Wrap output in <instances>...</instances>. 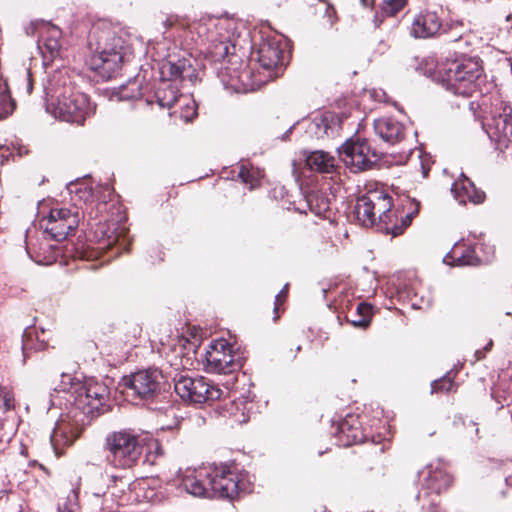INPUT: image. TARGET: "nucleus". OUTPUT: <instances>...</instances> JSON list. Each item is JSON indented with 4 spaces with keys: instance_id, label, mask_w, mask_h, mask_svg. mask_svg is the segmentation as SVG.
<instances>
[{
    "instance_id": "b1692460",
    "label": "nucleus",
    "mask_w": 512,
    "mask_h": 512,
    "mask_svg": "<svg viewBox=\"0 0 512 512\" xmlns=\"http://www.w3.org/2000/svg\"><path fill=\"white\" fill-rule=\"evenodd\" d=\"M306 166L319 173H331L336 167V159L330 153L323 150L310 152L306 156Z\"/></svg>"
},
{
    "instance_id": "4be33fe9",
    "label": "nucleus",
    "mask_w": 512,
    "mask_h": 512,
    "mask_svg": "<svg viewBox=\"0 0 512 512\" xmlns=\"http://www.w3.org/2000/svg\"><path fill=\"white\" fill-rule=\"evenodd\" d=\"M444 263L457 266H473L480 263L476 256L475 248L465 244H455L451 251L444 257Z\"/></svg>"
},
{
    "instance_id": "7ed1b4c3",
    "label": "nucleus",
    "mask_w": 512,
    "mask_h": 512,
    "mask_svg": "<svg viewBox=\"0 0 512 512\" xmlns=\"http://www.w3.org/2000/svg\"><path fill=\"white\" fill-rule=\"evenodd\" d=\"M435 73L447 90L468 97L478 91L482 67L479 59L468 57L440 63Z\"/></svg>"
},
{
    "instance_id": "1a4fd4ad",
    "label": "nucleus",
    "mask_w": 512,
    "mask_h": 512,
    "mask_svg": "<svg viewBox=\"0 0 512 512\" xmlns=\"http://www.w3.org/2000/svg\"><path fill=\"white\" fill-rule=\"evenodd\" d=\"M175 392L185 401L201 404L210 400L219 399L223 391L208 382L204 377L192 378L180 375L175 378Z\"/></svg>"
},
{
    "instance_id": "c9c22d12",
    "label": "nucleus",
    "mask_w": 512,
    "mask_h": 512,
    "mask_svg": "<svg viewBox=\"0 0 512 512\" xmlns=\"http://www.w3.org/2000/svg\"><path fill=\"white\" fill-rule=\"evenodd\" d=\"M307 203L310 207V210L315 214H321L328 209V203L324 199H321L320 203H318V199L314 195H310L307 198Z\"/></svg>"
},
{
    "instance_id": "423d86ee",
    "label": "nucleus",
    "mask_w": 512,
    "mask_h": 512,
    "mask_svg": "<svg viewBox=\"0 0 512 512\" xmlns=\"http://www.w3.org/2000/svg\"><path fill=\"white\" fill-rule=\"evenodd\" d=\"M106 459L114 467L127 468L134 465L142 448L138 436L130 430L114 431L105 438Z\"/></svg>"
},
{
    "instance_id": "a19ab883",
    "label": "nucleus",
    "mask_w": 512,
    "mask_h": 512,
    "mask_svg": "<svg viewBox=\"0 0 512 512\" xmlns=\"http://www.w3.org/2000/svg\"><path fill=\"white\" fill-rule=\"evenodd\" d=\"M492 346H493V341H492V340H490V341L486 344V346L484 347V352H482V351H480V350H477V351H476L477 359H478V360L482 359V358L484 357L485 352L490 351V350H491V348H492Z\"/></svg>"
},
{
    "instance_id": "a878e982",
    "label": "nucleus",
    "mask_w": 512,
    "mask_h": 512,
    "mask_svg": "<svg viewBox=\"0 0 512 512\" xmlns=\"http://www.w3.org/2000/svg\"><path fill=\"white\" fill-rule=\"evenodd\" d=\"M341 122V117L333 112H324L313 119V125H322L324 127V134L330 138H334L339 134Z\"/></svg>"
},
{
    "instance_id": "09e8293b",
    "label": "nucleus",
    "mask_w": 512,
    "mask_h": 512,
    "mask_svg": "<svg viewBox=\"0 0 512 512\" xmlns=\"http://www.w3.org/2000/svg\"><path fill=\"white\" fill-rule=\"evenodd\" d=\"M374 2H375V0H361L362 5L366 6V7L373 5Z\"/></svg>"
},
{
    "instance_id": "dca6fc26",
    "label": "nucleus",
    "mask_w": 512,
    "mask_h": 512,
    "mask_svg": "<svg viewBox=\"0 0 512 512\" xmlns=\"http://www.w3.org/2000/svg\"><path fill=\"white\" fill-rule=\"evenodd\" d=\"M453 482L452 476L442 467H428L425 482L417 495L419 501H423L428 498L430 492H434L439 495L441 492L447 490Z\"/></svg>"
},
{
    "instance_id": "20e7f679",
    "label": "nucleus",
    "mask_w": 512,
    "mask_h": 512,
    "mask_svg": "<svg viewBox=\"0 0 512 512\" xmlns=\"http://www.w3.org/2000/svg\"><path fill=\"white\" fill-rule=\"evenodd\" d=\"M392 198L383 190H371L359 197L354 207L356 219L362 226L372 227L384 224L387 233L398 236L403 232V226L392 225L395 214L391 211Z\"/></svg>"
},
{
    "instance_id": "49530a36",
    "label": "nucleus",
    "mask_w": 512,
    "mask_h": 512,
    "mask_svg": "<svg viewBox=\"0 0 512 512\" xmlns=\"http://www.w3.org/2000/svg\"><path fill=\"white\" fill-rule=\"evenodd\" d=\"M83 194L84 195L81 196V198H84L85 201H87L90 197H92L90 189L85 188L84 191H83Z\"/></svg>"
},
{
    "instance_id": "72a5a7b5",
    "label": "nucleus",
    "mask_w": 512,
    "mask_h": 512,
    "mask_svg": "<svg viewBox=\"0 0 512 512\" xmlns=\"http://www.w3.org/2000/svg\"><path fill=\"white\" fill-rule=\"evenodd\" d=\"M0 400L2 401L1 409L3 412H7L15 408V397L12 389L5 386L0 393Z\"/></svg>"
},
{
    "instance_id": "9d476101",
    "label": "nucleus",
    "mask_w": 512,
    "mask_h": 512,
    "mask_svg": "<svg viewBox=\"0 0 512 512\" xmlns=\"http://www.w3.org/2000/svg\"><path fill=\"white\" fill-rule=\"evenodd\" d=\"M205 370L211 373L229 374L240 369V363L235 359L232 347L225 339L213 341L205 353Z\"/></svg>"
},
{
    "instance_id": "4468645a",
    "label": "nucleus",
    "mask_w": 512,
    "mask_h": 512,
    "mask_svg": "<svg viewBox=\"0 0 512 512\" xmlns=\"http://www.w3.org/2000/svg\"><path fill=\"white\" fill-rule=\"evenodd\" d=\"M161 373L156 369L139 370L123 378V385L141 399L152 398L160 388Z\"/></svg>"
},
{
    "instance_id": "2eb2a0df",
    "label": "nucleus",
    "mask_w": 512,
    "mask_h": 512,
    "mask_svg": "<svg viewBox=\"0 0 512 512\" xmlns=\"http://www.w3.org/2000/svg\"><path fill=\"white\" fill-rule=\"evenodd\" d=\"M26 33L38 36V47L44 55L48 54L52 59L59 55L61 30L57 26L50 22L33 21L26 28Z\"/></svg>"
},
{
    "instance_id": "6ab92c4d",
    "label": "nucleus",
    "mask_w": 512,
    "mask_h": 512,
    "mask_svg": "<svg viewBox=\"0 0 512 512\" xmlns=\"http://www.w3.org/2000/svg\"><path fill=\"white\" fill-rule=\"evenodd\" d=\"M451 192L460 204H466L467 202L480 204L485 200V193L477 189L474 183L463 174L452 185Z\"/></svg>"
},
{
    "instance_id": "5701e85b",
    "label": "nucleus",
    "mask_w": 512,
    "mask_h": 512,
    "mask_svg": "<svg viewBox=\"0 0 512 512\" xmlns=\"http://www.w3.org/2000/svg\"><path fill=\"white\" fill-rule=\"evenodd\" d=\"M283 50L277 41L263 42L258 49V61L262 67L271 69L282 64Z\"/></svg>"
},
{
    "instance_id": "4d7b16f0",
    "label": "nucleus",
    "mask_w": 512,
    "mask_h": 512,
    "mask_svg": "<svg viewBox=\"0 0 512 512\" xmlns=\"http://www.w3.org/2000/svg\"><path fill=\"white\" fill-rule=\"evenodd\" d=\"M5 388V386H2L0 385V393L2 392V390Z\"/></svg>"
},
{
    "instance_id": "aec40b11",
    "label": "nucleus",
    "mask_w": 512,
    "mask_h": 512,
    "mask_svg": "<svg viewBox=\"0 0 512 512\" xmlns=\"http://www.w3.org/2000/svg\"><path fill=\"white\" fill-rule=\"evenodd\" d=\"M163 76H168L169 80H188L193 83L196 80L195 69L191 62L185 58H179L176 61L168 60L161 66Z\"/></svg>"
},
{
    "instance_id": "58836bf2",
    "label": "nucleus",
    "mask_w": 512,
    "mask_h": 512,
    "mask_svg": "<svg viewBox=\"0 0 512 512\" xmlns=\"http://www.w3.org/2000/svg\"><path fill=\"white\" fill-rule=\"evenodd\" d=\"M310 130L315 134L317 138H324L326 134H324V127L322 125H313V122L310 125Z\"/></svg>"
},
{
    "instance_id": "f704fd0d",
    "label": "nucleus",
    "mask_w": 512,
    "mask_h": 512,
    "mask_svg": "<svg viewBox=\"0 0 512 512\" xmlns=\"http://www.w3.org/2000/svg\"><path fill=\"white\" fill-rule=\"evenodd\" d=\"M187 102L184 104V107L180 113V118L183 119L185 122L192 121L196 114V105L193 100L186 99Z\"/></svg>"
},
{
    "instance_id": "7c9ffc66",
    "label": "nucleus",
    "mask_w": 512,
    "mask_h": 512,
    "mask_svg": "<svg viewBox=\"0 0 512 512\" xmlns=\"http://www.w3.org/2000/svg\"><path fill=\"white\" fill-rule=\"evenodd\" d=\"M81 382L70 374L61 373V381L60 384L55 388V390L66 392L70 394V398L75 397L76 395V383Z\"/></svg>"
},
{
    "instance_id": "c85d7f7f",
    "label": "nucleus",
    "mask_w": 512,
    "mask_h": 512,
    "mask_svg": "<svg viewBox=\"0 0 512 512\" xmlns=\"http://www.w3.org/2000/svg\"><path fill=\"white\" fill-rule=\"evenodd\" d=\"M15 109V102L11 98L6 82L0 80V120L8 117Z\"/></svg>"
},
{
    "instance_id": "e433bc0d",
    "label": "nucleus",
    "mask_w": 512,
    "mask_h": 512,
    "mask_svg": "<svg viewBox=\"0 0 512 512\" xmlns=\"http://www.w3.org/2000/svg\"><path fill=\"white\" fill-rule=\"evenodd\" d=\"M452 386H453L452 381L449 378L444 377L440 380H436V381L432 382L431 389H432V392H437V391H441V390H445L446 392H449L452 389Z\"/></svg>"
},
{
    "instance_id": "f257e3e1",
    "label": "nucleus",
    "mask_w": 512,
    "mask_h": 512,
    "mask_svg": "<svg viewBox=\"0 0 512 512\" xmlns=\"http://www.w3.org/2000/svg\"><path fill=\"white\" fill-rule=\"evenodd\" d=\"M108 391L98 383H76V395L71 402L69 411L56 422L50 441L56 453L67 445H71L81 434L90 417L107 411L106 400Z\"/></svg>"
},
{
    "instance_id": "f03ea898",
    "label": "nucleus",
    "mask_w": 512,
    "mask_h": 512,
    "mask_svg": "<svg viewBox=\"0 0 512 512\" xmlns=\"http://www.w3.org/2000/svg\"><path fill=\"white\" fill-rule=\"evenodd\" d=\"M46 110L62 121L83 124L93 113L88 97L75 91L66 70L55 71L45 85Z\"/></svg>"
},
{
    "instance_id": "de8ad7c7",
    "label": "nucleus",
    "mask_w": 512,
    "mask_h": 512,
    "mask_svg": "<svg viewBox=\"0 0 512 512\" xmlns=\"http://www.w3.org/2000/svg\"><path fill=\"white\" fill-rule=\"evenodd\" d=\"M429 503L431 505L429 512H440L439 509L435 506L434 499H431Z\"/></svg>"
},
{
    "instance_id": "2f4dec72",
    "label": "nucleus",
    "mask_w": 512,
    "mask_h": 512,
    "mask_svg": "<svg viewBox=\"0 0 512 512\" xmlns=\"http://www.w3.org/2000/svg\"><path fill=\"white\" fill-rule=\"evenodd\" d=\"M55 259L52 245L42 242L39 251L36 254L35 261L37 263L49 264Z\"/></svg>"
},
{
    "instance_id": "bb28decb",
    "label": "nucleus",
    "mask_w": 512,
    "mask_h": 512,
    "mask_svg": "<svg viewBox=\"0 0 512 512\" xmlns=\"http://www.w3.org/2000/svg\"><path fill=\"white\" fill-rule=\"evenodd\" d=\"M154 98L160 108H171L178 100V90L171 83L163 82L156 89Z\"/></svg>"
},
{
    "instance_id": "37998d69",
    "label": "nucleus",
    "mask_w": 512,
    "mask_h": 512,
    "mask_svg": "<svg viewBox=\"0 0 512 512\" xmlns=\"http://www.w3.org/2000/svg\"><path fill=\"white\" fill-rule=\"evenodd\" d=\"M353 325L355 327L366 328L369 325V320L362 319V320H359V321H353Z\"/></svg>"
},
{
    "instance_id": "f8f14e48",
    "label": "nucleus",
    "mask_w": 512,
    "mask_h": 512,
    "mask_svg": "<svg viewBox=\"0 0 512 512\" xmlns=\"http://www.w3.org/2000/svg\"><path fill=\"white\" fill-rule=\"evenodd\" d=\"M78 224V213L67 208L51 209L48 217L41 221L45 235L57 242L65 240L70 233L76 230Z\"/></svg>"
},
{
    "instance_id": "3c124183",
    "label": "nucleus",
    "mask_w": 512,
    "mask_h": 512,
    "mask_svg": "<svg viewBox=\"0 0 512 512\" xmlns=\"http://www.w3.org/2000/svg\"><path fill=\"white\" fill-rule=\"evenodd\" d=\"M357 310H358V312H359L360 314H362V313H363V310H368V307L363 306V305H359V306H358V308H357Z\"/></svg>"
},
{
    "instance_id": "a211bd4d",
    "label": "nucleus",
    "mask_w": 512,
    "mask_h": 512,
    "mask_svg": "<svg viewBox=\"0 0 512 512\" xmlns=\"http://www.w3.org/2000/svg\"><path fill=\"white\" fill-rule=\"evenodd\" d=\"M375 133L385 142L395 144L400 142L405 135L404 125L397 119L383 117L374 121Z\"/></svg>"
},
{
    "instance_id": "79ce46f5",
    "label": "nucleus",
    "mask_w": 512,
    "mask_h": 512,
    "mask_svg": "<svg viewBox=\"0 0 512 512\" xmlns=\"http://www.w3.org/2000/svg\"><path fill=\"white\" fill-rule=\"evenodd\" d=\"M234 421L237 423H245L248 421V416L242 412L241 414L235 413L233 414Z\"/></svg>"
},
{
    "instance_id": "393cba45",
    "label": "nucleus",
    "mask_w": 512,
    "mask_h": 512,
    "mask_svg": "<svg viewBox=\"0 0 512 512\" xmlns=\"http://www.w3.org/2000/svg\"><path fill=\"white\" fill-rule=\"evenodd\" d=\"M357 422L353 417L343 420L339 425V437L342 445L349 446L363 441V434L359 427L355 426Z\"/></svg>"
},
{
    "instance_id": "9b49d317",
    "label": "nucleus",
    "mask_w": 512,
    "mask_h": 512,
    "mask_svg": "<svg viewBox=\"0 0 512 512\" xmlns=\"http://www.w3.org/2000/svg\"><path fill=\"white\" fill-rule=\"evenodd\" d=\"M202 475L209 480L212 497L232 499L242 490L238 476L227 465H209Z\"/></svg>"
},
{
    "instance_id": "864d4df0",
    "label": "nucleus",
    "mask_w": 512,
    "mask_h": 512,
    "mask_svg": "<svg viewBox=\"0 0 512 512\" xmlns=\"http://www.w3.org/2000/svg\"><path fill=\"white\" fill-rule=\"evenodd\" d=\"M291 130H292V127H290V129H288V131L284 134V136L282 138L283 140H285L287 138V135H288V133L291 132Z\"/></svg>"
},
{
    "instance_id": "ddd939ff",
    "label": "nucleus",
    "mask_w": 512,
    "mask_h": 512,
    "mask_svg": "<svg viewBox=\"0 0 512 512\" xmlns=\"http://www.w3.org/2000/svg\"><path fill=\"white\" fill-rule=\"evenodd\" d=\"M216 27L215 20L209 19L208 21H199L193 23L190 26V32H195L198 36V40H196V44L205 46L206 52L213 58L215 61H220L226 58L230 53L229 42L225 40H218L217 34L214 31Z\"/></svg>"
},
{
    "instance_id": "ea45409f",
    "label": "nucleus",
    "mask_w": 512,
    "mask_h": 512,
    "mask_svg": "<svg viewBox=\"0 0 512 512\" xmlns=\"http://www.w3.org/2000/svg\"><path fill=\"white\" fill-rule=\"evenodd\" d=\"M326 17L329 25L332 26L335 18V10L332 7L328 6L326 8Z\"/></svg>"
},
{
    "instance_id": "473e14b6",
    "label": "nucleus",
    "mask_w": 512,
    "mask_h": 512,
    "mask_svg": "<svg viewBox=\"0 0 512 512\" xmlns=\"http://www.w3.org/2000/svg\"><path fill=\"white\" fill-rule=\"evenodd\" d=\"M406 0H382L381 9L387 16L398 13L405 5Z\"/></svg>"
},
{
    "instance_id": "8fccbe9b",
    "label": "nucleus",
    "mask_w": 512,
    "mask_h": 512,
    "mask_svg": "<svg viewBox=\"0 0 512 512\" xmlns=\"http://www.w3.org/2000/svg\"><path fill=\"white\" fill-rule=\"evenodd\" d=\"M58 512H73V510L67 507H59Z\"/></svg>"
},
{
    "instance_id": "a18cd8bd",
    "label": "nucleus",
    "mask_w": 512,
    "mask_h": 512,
    "mask_svg": "<svg viewBox=\"0 0 512 512\" xmlns=\"http://www.w3.org/2000/svg\"><path fill=\"white\" fill-rule=\"evenodd\" d=\"M26 80H27V91H28V93H30L32 91V83H31L29 72L26 73Z\"/></svg>"
},
{
    "instance_id": "4c0bfd02",
    "label": "nucleus",
    "mask_w": 512,
    "mask_h": 512,
    "mask_svg": "<svg viewBox=\"0 0 512 512\" xmlns=\"http://www.w3.org/2000/svg\"><path fill=\"white\" fill-rule=\"evenodd\" d=\"M287 287L286 284L284 288L276 295L275 298V311L278 309V306L285 300L286 294H287Z\"/></svg>"
},
{
    "instance_id": "cd10ccee",
    "label": "nucleus",
    "mask_w": 512,
    "mask_h": 512,
    "mask_svg": "<svg viewBox=\"0 0 512 512\" xmlns=\"http://www.w3.org/2000/svg\"><path fill=\"white\" fill-rule=\"evenodd\" d=\"M115 96L118 100H134L142 96L141 81L137 78L130 79L126 84L121 85Z\"/></svg>"
},
{
    "instance_id": "6e6d98bb",
    "label": "nucleus",
    "mask_w": 512,
    "mask_h": 512,
    "mask_svg": "<svg viewBox=\"0 0 512 512\" xmlns=\"http://www.w3.org/2000/svg\"><path fill=\"white\" fill-rule=\"evenodd\" d=\"M76 187H77V185H70L69 190H70L71 192H73V191H74V190H73V188H75V189H76Z\"/></svg>"
},
{
    "instance_id": "39448f33",
    "label": "nucleus",
    "mask_w": 512,
    "mask_h": 512,
    "mask_svg": "<svg viewBox=\"0 0 512 512\" xmlns=\"http://www.w3.org/2000/svg\"><path fill=\"white\" fill-rule=\"evenodd\" d=\"M132 50L125 41L113 33H103L96 44L89 63L91 69L99 72L103 77L110 78L121 64L128 62Z\"/></svg>"
},
{
    "instance_id": "5fc2aeb1",
    "label": "nucleus",
    "mask_w": 512,
    "mask_h": 512,
    "mask_svg": "<svg viewBox=\"0 0 512 512\" xmlns=\"http://www.w3.org/2000/svg\"><path fill=\"white\" fill-rule=\"evenodd\" d=\"M402 223H403V226H408V224H409L408 216H406V220L405 221L403 220Z\"/></svg>"
},
{
    "instance_id": "c03bdc74",
    "label": "nucleus",
    "mask_w": 512,
    "mask_h": 512,
    "mask_svg": "<svg viewBox=\"0 0 512 512\" xmlns=\"http://www.w3.org/2000/svg\"><path fill=\"white\" fill-rule=\"evenodd\" d=\"M6 440H10V435H7L6 433L3 432V427L0 424V443L4 442Z\"/></svg>"
},
{
    "instance_id": "412c9836",
    "label": "nucleus",
    "mask_w": 512,
    "mask_h": 512,
    "mask_svg": "<svg viewBox=\"0 0 512 512\" xmlns=\"http://www.w3.org/2000/svg\"><path fill=\"white\" fill-rule=\"evenodd\" d=\"M207 470L208 466L185 475L181 480L183 489L195 497H212L209 480H207V476L202 475Z\"/></svg>"
},
{
    "instance_id": "603ef678",
    "label": "nucleus",
    "mask_w": 512,
    "mask_h": 512,
    "mask_svg": "<svg viewBox=\"0 0 512 512\" xmlns=\"http://www.w3.org/2000/svg\"><path fill=\"white\" fill-rule=\"evenodd\" d=\"M505 18L507 22L512 21V14H508Z\"/></svg>"
},
{
    "instance_id": "0eeeda50",
    "label": "nucleus",
    "mask_w": 512,
    "mask_h": 512,
    "mask_svg": "<svg viewBox=\"0 0 512 512\" xmlns=\"http://www.w3.org/2000/svg\"><path fill=\"white\" fill-rule=\"evenodd\" d=\"M339 157L352 172H361L372 168L379 155L366 139L351 138L338 149Z\"/></svg>"
},
{
    "instance_id": "c756f323",
    "label": "nucleus",
    "mask_w": 512,
    "mask_h": 512,
    "mask_svg": "<svg viewBox=\"0 0 512 512\" xmlns=\"http://www.w3.org/2000/svg\"><path fill=\"white\" fill-rule=\"evenodd\" d=\"M238 175L245 184H249L250 189L255 188L262 177V173L258 169H250L245 166H241Z\"/></svg>"
},
{
    "instance_id": "f3484780",
    "label": "nucleus",
    "mask_w": 512,
    "mask_h": 512,
    "mask_svg": "<svg viewBox=\"0 0 512 512\" xmlns=\"http://www.w3.org/2000/svg\"><path fill=\"white\" fill-rule=\"evenodd\" d=\"M442 21L434 11H422L412 21L410 35L414 38L426 39L434 37L440 30Z\"/></svg>"
},
{
    "instance_id": "6e6552de",
    "label": "nucleus",
    "mask_w": 512,
    "mask_h": 512,
    "mask_svg": "<svg viewBox=\"0 0 512 512\" xmlns=\"http://www.w3.org/2000/svg\"><path fill=\"white\" fill-rule=\"evenodd\" d=\"M489 138L496 142L500 149L512 144V108L502 102L495 105L490 116L482 123Z\"/></svg>"
}]
</instances>
